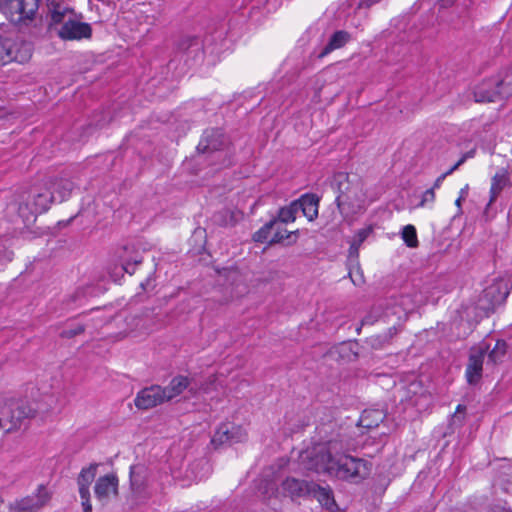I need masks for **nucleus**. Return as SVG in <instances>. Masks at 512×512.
I'll use <instances>...</instances> for the list:
<instances>
[{
    "label": "nucleus",
    "mask_w": 512,
    "mask_h": 512,
    "mask_svg": "<svg viewBox=\"0 0 512 512\" xmlns=\"http://www.w3.org/2000/svg\"><path fill=\"white\" fill-rule=\"evenodd\" d=\"M130 488L132 505L137 506L145 503L151 496L147 489L146 469L143 465L137 464L130 468Z\"/></svg>",
    "instance_id": "obj_8"
},
{
    "label": "nucleus",
    "mask_w": 512,
    "mask_h": 512,
    "mask_svg": "<svg viewBox=\"0 0 512 512\" xmlns=\"http://www.w3.org/2000/svg\"><path fill=\"white\" fill-rule=\"evenodd\" d=\"M279 223L280 222L277 221V224L272 231V236L269 240L270 244L280 243L283 240L289 238L290 236V232H288L287 229L283 228Z\"/></svg>",
    "instance_id": "obj_32"
},
{
    "label": "nucleus",
    "mask_w": 512,
    "mask_h": 512,
    "mask_svg": "<svg viewBox=\"0 0 512 512\" xmlns=\"http://www.w3.org/2000/svg\"><path fill=\"white\" fill-rule=\"evenodd\" d=\"M246 439L247 432L242 427L231 423H223L217 428L212 438V443L214 445L232 444L243 442Z\"/></svg>",
    "instance_id": "obj_14"
},
{
    "label": "nucleus",
    "mask_w": 512,
    "mask_h": 512,
    "mask_svg": "<svg viewBox=\"0 0 512 512\" xmlns=\"http://www.w3.org/2000/svg\"><path fill=\"white\" fill-rule=\"evenodd\" d=\"M512 285L509 280L498 278L487 286L478 300V308L489 316L497 307L503 305L510 294Z\"/></svg>",
    "instance_id": "obj_5"
},
{
    "label": "nucleus",
    "mask_w": 512,
    "mask_h": 512,
    "mask_svg": "<svg viewBox=\"0 0 512 512\" xmlns=\"http://www.w3.org/2000/svg\"><path fill=\"white\" fill-rule=\"evenodd\" d=\"M407 393L412 394L409 396V401L415 405H420L421 400L427 399L429 396L423 391L422 385L420 382L414 381L411 382L407 387Z\"/></svg>",
    "instance_id": "obj_27"
},
{
    "label": "nucleus",
    "mask_w": 512,
    "mask_h": 512,
    "mask_svg": "<svg viewBox=\"0 0 512 512\" xmlns=\"http://www.w3.org/2000/svg\"><path fill=\"white\" fill-rule=\"evenodd\" d=\"M344 450L345 444L342 440L331 439L302 452L300 462L306 470L324 473L354 484L368 478L372 471V463L345 454Z\"/></svg>",
    "instance_id": "obj_1"
},
{
    "label": "nucleus",
    "mask_w": 512,
    "mask_h": 512,
    "mask_svg": "<svg viewBox=\"0 0 512 512\" xmlns=\"http://www.w3.org/2000/svg\"><path fill=\"white\" fill-rule=\"evenodd\" d=\"M58 36L63 40L89 39L92 36V28L88 23L69 19L59 29Z\"/></svg>",
    "instance_id": "obj_15"
},
{
    "label": "nucleus",
    "mask_w": 512,
    "mask_h": 512,
    "mask_svg": "<svg viewBox=\"0 0 512 512\" xmlns=\"http://www.w3.org/2000/svg\"><path fill=\"white\" fill-rule=\"evenodd\" d=\"M56 196L53 195L49 187H38L33 189L28 200L20 204L18 213L23 219L25 226L33 224L38 214L46 212Z\"/></svg>",
    "instance_id": "obj_3"
},
{
    "label": "nucleus",
    "mask_w": 512,
    "mask_h": 512,
    "mask_svg": "<svg viewBox=\"0 0 512 512\" xmlns=\"http://www.w3.org/2000/svg\"><path fill=\"white\" fill-rule=\"evenodd\" d=\"M310 487H313V482L294 477L286 478L281 484L283 494L292 499L309 496L311 494Z\"/></svg>",
    "instance_id": "obj_16"
},
{
    "label": "nucleus",
    "mask_w": 512,
    "mask_h": 512,
    "mask_svg": "<svg viewBox=\"0 0 512 512\" xmlns=\"http://www.w3.org/2000/svg\"><path fill=\"white\" fill-rule=\"evenodd\" d=\"M488 350L489 345L485 342L471 348L465 373L469 384H476L482 377L483 362Z\"/></svg>",
    "instance_id": "obj_11"
},
{
    "label": "nucleus",
    "mask_w": 512,
    "mask_h": 512,
    "mask_svg": "<svg viewBox=\"0 0 512 512\" xmlns=\"http://www.w3.org/2000/svg\"><path fill=\"white\" fill-rule=\"evenodd\" d=\"M120 261L122 270L132 275L135 272L136 266L142 262V257L138 252L134 251L133 247L126 246L120 254Z\"/></svg>",
    "instance_id": "obj_21"
},
{
    "label": "nucleus",
    "mask_w": 512,
    "mask_h": 512,
    "mask_svg": "<svg viewBox=\"0 0 512 512\" xmlns=\"http://www.w3.org/2000/svg\"><path fill=\"white\" fill-rule=\"evenodd\" d=\"M222 134L219 131H212L211 134L206 133L198 145V149L203 151H216L219 149L220 143L218 138Z\"/></svg>",
    "instance_id": "obj_26"
},
{
    "label": "nucleus",
    "mask_w": 512,
    "mask_h": 512,
    "mask_svg": "<svg viewBox=\"0 0 512 512\" xmlns=\"http://www.w3.org/2000/svg\"><path fill=\"white\" fill-rule=\"evenodd\" d=\"M298 212L299 211L297 209L296 203L293 201L288 206L282 207L279 210L278 218L276 220L281 223L294 222Z\"/></svg>",
    "instance_id": "obj_29"
},
{
    "label": "nucleus",
    "mask_w": 512,
    "mask_h": 512,
    "mask_svg": "<svg viewBox=\"0 0 512 512\" xmlns=\"http://www.w3.org/2000/svg\"><path fill=\"white\" fill-rule=\"evenodd\" d=\"M372 231L373 229L371 226L362 228L356 232L351 241L358 246H361V244L369 237Z\"/></svg>",
    "instance_id": "obj_33"
},
{
    "label": "nucleus",
    "mask_w": 512,
    "mask_h": 512,
    "mask_svg": "<svg viewBox=\"0 0 512 512\" xmlns=\"http://www.w3.org/2000/svg\"><path fill=\"white\" fill-rule=\"evenodd\" d=\"M336 204L343 218L350 220L365 210V195L361 188L353 186L347 193L341 191L336 197Z\"/></svg>",
    "instance_id": "obj_7"
},
{
    "label": "nucleus",
    "mask_w": 512,
    "mask_h": 512,
    "mask_svg": "<svg viewBox=\"0 0 512 512\" xmlns=\"http://www.w3.org/2000/svg\"><path fill=\"white\" fill-rule=\"evenodd\" d=\"M38 412L35 403L21 398L0 394V429L10 433L21 428L25 420Z\"/></svg>",
    "instance_id": "obj_2"
},
{
    "label": "nucleus",
    "mask_w": 512,
    "mask_h": 512,
    "mask_svg": "<svg viewBox=\"0 0 512 512\" xmlns=\"http://www.w3.org/2000/svg\"><path fill=\"white\" fill-rule=\"evenodd\" d=\"M350 40V35L348 32L340 30L336 31L329 39L327 45L320 52L319 57L323 58L327 56L332 51L342 48L348 41Z\"/></svg>",
    "instance_id": "obj_23"
},
{
    "label": "nucleus",
    "mask_w": 512,
    "mask_h": 512,
    "mask_svg": "<svg viewBox=\"0 0 512 512\" xmlns=\"http://www.w3.org/2000/svg\"><path fill=\"white\" fill-rule=\"evenodd\" d=\"M7 40L0 42V63L6 64L9 62V53H7Z\"/></svg>",
    "instance_id": "obj_37"
},
{
    "label": "nucleus",
    "mask_w": 512,
    "mask_h": 512,
    "mask_svg": "<svg viewBox=\"0 0 512 512\" xmlns=\"http://www.w3.org/2000/svg\"><path fill=\"white\" fill-rule=\"evenodd\" d=\"M447 176L443 173L441 174L434 182V185L431 187L433 188V190H435L436 188H439L442 184V182L444 181V179L446 178Z\"/></svg>",
    "instance_id": "obj_39"
},
{
    "label": "nucleus",
    "mask_w": 512,
    "mask_h": 512,
    "mask_svg": "<svg viewBox=\"0 0 512 512\" xmlns=\"http://www.w3.org/2000/svg\"><path fill=\"white\" fill-rule=\"evenodd\" d=\"M336 179L338 180L339 183L342 182V180H347V176L344 175V174H339Z\"/></svg>",
    "instance_id": "obj_42"
},
{
    "label": "nucleus",
    "mask_w": 512,
    "mask_h": 512,
    "mask_svg": "<svg viewBox=\"0 0 512 512\" xmlns=\"http://www.w3.org/2000/svg\"><path fill=\"white\" fill-rule=\"evenodd\" d=\"M466 161V156H462L448 171L444 174L446 176L451 175L455 170H457L464 162Z\"/></svg>",
    "instance_id": "obj_38"
},
{
    "label": "nucleus",
    "mask_w": 512,
    "mask_h": 512,
    "mask_svg": "<svg viewBox=\"0 0 512 512\" xmlns=\"http://www.w3.org/2000/svg\"><path fill=\"white\" fill-rule=\"evenodd\" d=\"M84 332V326L83 325H77L74 329H66L63 330L61 335L65 338H72L76 335H79Z\"/></svg>",
    "instance_id": "obj_36"
},
{
    "label": "nucleus",
    "mask_w": 512,
    "mask_h": 512,
    "mask_svg": "<svg viewBox=\"0 0 512 512\" xmlns=\"http://www.w3.org/2000/svg\"><path fill=\"white\" fill-rule=\"evenodd\" d=\"M7 53H9V62L16 61L24 63L31 58L32 47L31 44L22 40L11 41L7 40Z\"/></svg>",
    "instance_id": "obj_18"
},
{
    "label": "nucleus",
    "mask_w": 512,
    "mask_h": 512,
    "mask_svg": "<svg viewBox=\"0 0 512 512\" xmlns=\"http://www.w3.org/2000/svg\"><path fill=\"white\" fill-rule=\"evenodd\" d=\"M434 200H435V192H434L433 188H430L423 193L422 199H421V202L419 205L423 207L426 204L433 203Z\"/></svg>",
    "instance_id": "obj_34"
},
{
    "label": "nucleus",
    "mask_w": 512,
    "mask_h": 512,
    "mask_svg": "<svg viewBox=\"0 0 512 512\" xmlns=\"http://www.w3.org/2000/svg\"><path fill=\"white\" fill-rule=\"evenodd\" d=\"M276 224H277L276 219H272L271 221L266 223L263 227H261L258 231H256L253 234V240L255 242H260V243L269 241L271 238L270 236H272V231L275 228Z\"/></svg>",
    "instance_id": "obj_30"
},
{
    "label": "nucleus",
    "mask_w": 512,
    "mask_h": 512,
    "mask_svg": "<svg viewBox=\"0 0 512 512\" xmlns=\"http://www.w3.org/2000/svg\"><path fill=\"white\" fill-rule=\"evenodd\" d=\"M119 479L115 473L100 476L94 486V494L97 500L103 504L107 503L113 496H118Z\"/></svg>",
    "instance_id": "obj_13"
},
{
    "label": "nucleus",
    "mask_w": 512,
    "mask_h": 512,
    "mask_svg": "<svg viewBox=\"0 0 512 512\" xmlns=\"http://www.w3.org/2000/svg\"><path fill=\"white\" fill-rule=\"evenodd\" d=\"M73 181L68 178H58L50 183V190L57 195L60 202L68 199L74 189Z\"/></svg>",
    "instance_id": "obj_22"
},
{
    "label": "nucleus",
    "mask_w": 512,
    "mask_h": 512,
    "mask_svg": "<svg viewBox=\"0 0 512 512\" xmlns=\"http://www.w3.org/2000/svg\"><path fill=\"white\" fill-rule=\"evenodd\" d=\"M167 402L165 391L160 385H151L140 390L135 399L134 404L138 409L148 410Z\"/></svg>",
    "instance_id": "obj_12"
},
{
    "label": "nucleus",
    "mask_w": 512,
    "mask_h": 512,
    "mask_svg": "<svg viewBox=\"0 0 512 512\" xmlns=\"http://www.w3.org/2000/svg\"><path fill=\"white\" fill-rule=\"evenodd\" d=\"M465 194H466L465 189H462L460 192V196H462L463 199L465 197Z\"/></svg>",
    "instance_id": "obj_44"
},
{
    "label": "nucleus",
    "mask_w": 512,
    "mask_h": 512,
    "mask_svg": "<svg viewBox=\"0 0 512 512\" xmlns=\"http://www.w3.org/2000/svg\"><path fill=\"white\" fill-rule=\"evenodd\" d=\"M163 389L165 391L167 402L181 395L186 389H189V392L192 394L196 393L195 389L191 387V379L183 375L173 377L169 384L166 387H163Z\"/></svg>",
    "instance_id": "obj_17"
},
{
    "label": "nucleus",
    "mask_w": 512,
    "mask_h": 512,
    "mask_svg": "<svg viewBox=\"0 0 512 512\" xmlns=\"http://www.w3.org/2000/svg\"><path fill=\"white\" fill-rule=\"evenodd\" d=\"M360 246L350 241V247L348 250V258L351 262H357L359 257Z\"/></svg>",
    "instance_id": "obj_35"
},
{
    "label": "nucleus",
    "mask_w": 512,
    "mask_h": 512,
    "mask_svg": "<svg viewBox=\"0 0 512 512\" xmlns=\"http://www.w3.org/2000/svg\"><path fill=\"white\" fill-rule=\"evenodd\" d=\"M461 408H462V406H461V405H458V407H457V411H461Z\"/></svg>",
    "instance_id": "obj_46"
},
{
    "label": "nucleus",
    "mask_w": 512,
    "mask_h": 512,
    "mask_svg": "<svg viewBox=\"0 0 512 512\" xmlns=\"http://www.w3.org/2000/svg\"><path fill=\"white\" fill-rule=\"evenodd\" d=\"M2 502H3V501H2V500H0V503H2Z\"/></svg>",
    "instance_id": "obj_47"
},
{
    "label": "nucleus",
    "mask_w": 512,
    "mask_h": 512,
    "mask_svg": "<svg viewBox=\"0 0 512 512\" xmlns=\"http://www.w3.org/2000/svg\"><path fill=\"white\" fill-rule=\"evenodd\" d=\"M310 490L311 494L309 496L316 498L322 506L327 509H332L335 506L333 493L329 487H321L313 482V487H310Z\"/></svg>",
    "instance_id": "obj_24"
},
{
    "label": "nucleus",
    "mask_w": 512,
    "mask_h": 512,
    "mask_svg": "<svg viewBox=\"0 0 512 512\" xmlns=\"http://www.w3.org/2000/svg\"><path fill=\"white\" fill-rule=\"evenodd\" d=\"M374 321H375V319H374L372 316L368 315V316H366L365 318H363V320H362V324H363V325H366V324H369V325H370V324H373V323H374Z\"/></svg>",
    "instance_id": "obj_40"
},
{
    "label": "nucleus",
    "mask_w": 512,
    "mask_h": 512,
    "mask_svg": "<svg viewBox=\"0 0 512 512\" xmlns=\"http://www.w3.org/2000/svg\"><path fill=\"white\" fill-rule=\"evenodd\" d=\"M508 182L509 178L506 172L502 171L494 175L490 188V203L496 200L501 191L507 186Z\"/></svg>",
    "instance_id": "obj_25"
},
{
    "label": "nucleus",
    "mask_w": 512,
    "mask_h": 512,
    "mask_svg": "<svg viewBox=\"0 0 512 512\" xmlns=\"http://www.w3.org/2000/svg\"><path fill=\"white\" fill-rule=\"evenodd\" d=\"M51 499V494L44 485H39L35 493L16 499L10 504L14 512H34L43 508Z\"/></svg>",
    "instance_id": "obj_9"
},
{
    "label": "nucleus",
    "mask_w": 512,
    "mask_h": 512,
    "mask_svg": "<svg viewBox=\"0 0 512 512\" xmlns=\"http://www.w3.org/2000/svg\"><path fill=\"white\" fill-rule=\"evenodd\" d=\"M464 156H466V159H467L468 157H472V156H473V153H472V152H469V153L465 154Z\"/></svg>",
    "instance_id": "obj_45"
},
{
    "label": "nucleus",
    "mask_w": 512,
    "mask_h": 512,
    "mask_svg": "<svg viewBox=\"0 0 512 512\" xmlns=\"http://www.w3.org/2000/svg\"><path fill=\"white\" fill-rule=\"evenodd\" d=\"M367 412H364V414L362 415L361 419H360V424L364 427H371L372 425L369 424V423H365V415H366Z\"/></svg>",
    "instance_id": "obj_41"
},
{
    "label": "nucleus",
    "mask_w": 512,
    "mask_h": 512,
    "mask_svg": "<svg viewBox=\"0 0 512 512\" xmlns=\"http://www.w3.org/2000/svg\"><path fill=\"white\" fill-rule=\"evenodd\" d=\"M473 95L477 103L496 102L512 95V84L506 79L491 78L478 84Z\"/></svg>",
    "instance_id": "obj_6"
},
{
    "label": "nucleus",
    "mask_w": 512,
    "mask_h": 512,
    "mask_svg": "<svg viewBox=\"0 0 512 512\" xmlns=\"http://www.w3.org/2000/svg\"><path fill=\"white\" fill-rule=\"evenodd\" d=\"M98 463L83 467L76 479L83 512H92L90 485L97 475Z\"/></svg>",
    "instance_id": "obj_10"
},
{
    "label": "nucleus",
    "mask_w": 512,
    "mask_h": 512,
    "mask_svg": "<svg viewBox=\"0 0 512 512\" xmlns=\"http://www.w3.org/2000/svg\"><path fill=\"white\" fill-rule=\"evenodd\" d=\"M46 6L51 18V25L64 23L66 15L73 13V10L65 5L62 0H46Z\"/></svg>",
    "instance_id": "obj_20"
},
{
    "label": "nucleus",
    "mask_w": 512,
    "mask_h": 512,
    "mask_svg": "<svg viewBox=\"0 0 512 512\" xmlns=\"http://www.w3.org/2000/svg\"><path fill=\"white\" fill-rule=\"evenodd\" d=\"M401 236H402L404 243L408 247L416 248L418 246L419 242H418V238H417V232H416V228L413 225L408 224V225L404 226L402 229Z\"/></svg>",
    "instance_id": "obj_31"
},
{
    "label": "nucleus",
    "mask_w": 512,
    "mask_h": 512,
    "mask_svg": "<svg viewBox=\"0 0 512 512\" xmlns=\"http://www.w3.org/2000/svg\"><path fill=\"white\" fill-rule=\"evenodd\" d=\"M463 198L462 196H459L456 201H455V204L456 206H458L459 208L461 207V202H462Z\"/></svg>",
    "instance_id": "obj_43"
},
{
    "label": "nucleus",
    "mask_w": 512,
    "mask_h": 512,
    "mask_svg": "<svg viewBox=\"0 0 512 512\" xmlns=\"http://www.w3.org/2000/svg\"><path fill=\"white\" fill-rule=\"evenodd\" d=\"M298 211L309 220L313 221L318 216L319 198L315 194H304L295 200Z\"/></svg>",
    "instance_id": "obj_19"
},
{
    "label": "nucleus",
    "mask_w": 512,
    "mask_h": 512,
    "mask_svg": "<svg viewBox=\"0 0 512 512\" xmlns=\"http://www.w3.org/2000/svg\"><path fill=\"white\" fill-rule=\"evenodd\" d=\"M507 352V344L504 340H498L494 348L488 353V362L496 365L502 361Z\"/></svg>",
    "instance_id": "obj_28"
},
{
    "label": "nucleus",
    "mask_w": 512,
    "mask_h": 512,
    "mask_svg": "<svg viewBox=\"0 0 512 512\" xmlns=\"http://www.w3.org/2000/svg\"><path fill=\"white\" fill-rule=\"evenodd\" d=\"M39 9V0H0V11L16 25H29Z\"/></svg>",
    "instance_id": "obj_4"
}]
</instances>
